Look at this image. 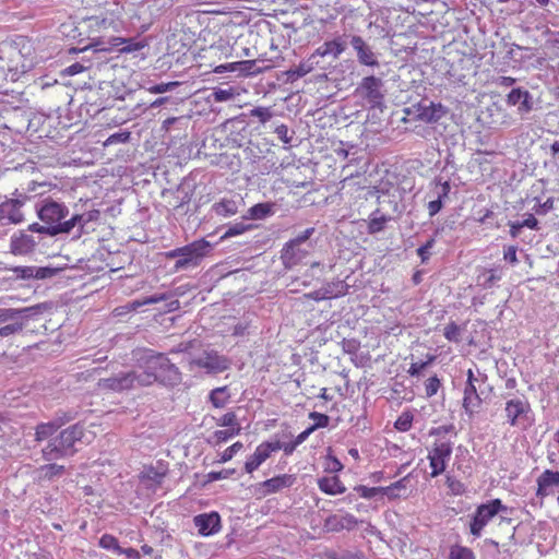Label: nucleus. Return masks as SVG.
I'll return each mask as SVG.
<instances>
[{
	"label": "nucleus",
	"mask_w": 559,
	"mask_h": 559,
	"mask_svg": "<svg viewBox=\"0 0 559 559\" xmlns=\"http://www.w3.org/2000/svg\"><path fill=\"white\" fill-rule=\"evenodd\" d=\"M509 510L510 508L499 498L490 499L476 506L468 520L469 534L474 538L481 537L487 525L492 522L495 518L499 516L498 527L504 524L509 527L507 531V540L502 542V539L497 536L496 538L485 539V543L486 545L492 546L497 551L502 550L509 552V545L514 542L515 537V526L511 525L512 520L503 515Z\"/></svg>",
	"instance_id": "nucleus-1"
},
{
	"label": "nucleus",
	"mask_w": 559,
	"mask_h": 559,
	"mask_svg": "<svg viewBox=\"0 0 559 559\" xmlns=\"http://www.w3.org/2000/svg\"><path fill=\"white\" fill-rule=\"evenodd\" d=\"M150 366L157 367V371L141 372L142 385L150 386L159 382L164 385L174 386L180 383L181 372L179 368L165 354L157 353L154 355Z\"/></svg>",
	"instance_id": "nucleus-2"
},
{
	"label": "nucleus",
	"mask_w": 559,
	"mask_h": 559,
	"mask_svg": "<svg viewBox=\"0 0 559 559\" xmlns=\"http://www.w3.org/2000/svg\"><path fill=\"white\" fill-rule=\"evenodd\" d=\"M452 452L453 443L449 439L442 437L432 442L427 455L431 478H436L445 472Z\"/></svg>",
	"instance_id": "nucleus-3"
},
{
	"label": "nucleus",
	"mask_w": 559,
	"mask_h": 559,
	"mask_svg": "<svg viewBox=\"0 0 559 559\" xmlns=\"http://www.w3.org/2000/svg\"><path fill=\"white\" fill-rule=\"evenodd\" d=\"M141 378V372L136 371L119 373L110 378L99 379L97 389L103 393L129 391L138 386H143Z\"/></svg>",
	"instance_id": "nucleus-4"
},
{
	"label": "nucleus",
	"mask_w": 559,
	"mask_h": 559,
	"mask_svg": "<svg viewBox=\"0 0 559 559\" xmlns=\"http://www.w3.org/2000/svg\"><path fill=\"white\" fill-rule=\"evenodd\" d=\"M211 243L204 238L194 240L189 245L181 247L180 259L175 263L176 271L189 266H198L202 259L209 253Z\"/></svg>",
	"instance_id": "nucleus-5"
},
{
	"label": "nucleus",
	"mask_w": 559,
	"mask_h": 559,
	"mask_svg": "<svg viewBox=\"0 0 559 559\" xmlns=\"http://www.w3.org/2000/svg\"><path fill=\"white\" fill-rule=\"evenodd\" d=\"M191 367L204 369L207 373H219L230 367L228 357L221 355L217 350H204L202 355L190 361Z\"/></svg>",
	"instance_id": "nucleus-6"
},
{
	"label": "nucleus",
	"mask_w": 559,
	"mask_h": 559,
	"mask_svg": "<svg viewBox=\"0 0 559 559\" xmlns=\"http://www.w3.org/2000/svg\"><path fill=\"white\" fill-rule=\"evenodd\" d=\"M382 86L381 79L373 75L365 76L356 87L355 93L367 100L372 108H376L380 107L384 99Z\"/></svg>",
	"instance_id": "nucleus-7"
},
{
	"label": "nucleus",
	"mask_w": 559,
	"mask_h": 559,
	"mask_svg": "<svg viewBox=\"0 0 559 559\" xmlns=\"http://www.w3.org/2000/svg\"><path fill=\"white\" fill-rule=\"evenodd\" d=\"M296 480L297 477L294 474H280L259 483L255 491L259 498H265L285 489H289L296 484Z\"/></svg>",
	"instance_id": "nucleus-8"
},
{
	"label": "nucleus",
	"mask_w": 559,
	"mask_h": 559,
	"mask_svg": "<svg viewBox=\"0 0 559 559\" xmlns=\"http://www.w3.org/2000/svg\"><path fill=\"white\" fill-rule=\"evenodd\" d=\"M68 207L52 200H47L37 211L39 219L48 225L52 231L60 222L68 215Z\"/></svg>",
	"instance_id": "nucleus-9"
},
{
	"label": "nucleus",
	"mask_w": 559,
	"mask_h": 559,
	"mask_svg": "<svg viewBox=\"0 0 559 559\" xmlns=\"http://www.w3.org/2000/svg\"><path fill=\"white\" fill-rule=\"evenodd\" d=\"M532 412L531 404L525 397H514L506 402L504 414L507 423L512 426H519L526 419Z\"/></svg>",
	"instance_id": "nucleus-10"
},
{
	"label": "nucleus",
	"mask_w": 559,
	"mask_h": 559,
	"mask_svg": "<svg viewBox=\"0 0 559 559\" xmlns=\"http://www.w3.org/2000/svg\"><path fill=\"white\" fill-rule=\"evenodd\" d=\"M168 474V464L157 461L156 464L144 465L139 479L148 488L159 487Z\"/></svg>",
	"instance_id": "nucleus-11"
},
{
	"label": "nucleus",
	"mask_w": 559,
	"mask_h": 559,
	"mask_svg": "<svg viewBox=\"0 0 559 559\" xmlns=\"http://www.w3.org/2000/svg\"><path fill=\"white\" fill-rule=\"evenodd\" d=\"M414 108L416 119L425 123H436L448 114V108L441 103L419 102Z\"/></svg>",
	"instance_id": "nucleus-12"
},
{
	"label": "nucleus",
	"mask_w": 559,
	"mask_h": 559,
	"mask_svg": "<svg viewBox=\"0 0 559 559\" xmlns=\"http://www.w3.org/2000/svg\"><path fill=\"white\" fill-rule=\"evenodd\" d=\"M114 9L106 10L105 13L90 16L87 19L88 27L96 31L117 29L121 17V8L118 3H114Z\"/></svg>",
	"instance_id": "nucleus-13"
},
{
	"label": "nucleus",
	"mask_w": 559,
	"mask_h": 559,
	"mask_svg": "<svg viewBox=\"0 0 559 559\" xmlns=\"http://www.w3.org/2000/svg\"><path fill=\"white\" fill-rule=\"evenodd\" d=\"M536 497L543 501L549 496L559 492V472L545 469L536 479Z\"/></svg>",
	"instance_id": "nucleus-14"
},
{
	"label": "nucleus",
	"mask_w": 559,
	"mask_h": 559,
	"mask_svg": "<svg viewBox=\"0 0 559 559\" xmlns=\"http://www.w3.org/2000/svg\"><path fill=\"white\" fill-rule=\"evenodd\" d=\"M280 450L277 444H273V441H265L260 443L253 454H251L245 462V471L248 474H252L257 471L267 459L271 457L273 452Z\"/></svg>",
	"instance_id": "nucleus-15"
},
{
	"label": "nucleus",
	"mask_w": 559,
	"mask_h": 559,
	"mask_svg": "<svg viewBox=\"0 0 559 559\" xmlns=\"http://www.w3.org/2000/svg\"><path fill=\"white\" fill-rule=\"evenodd\" d=\"M477 379L472 369L467 370V380L464 388L463 408L472 417L480 407L481 399L477 392L475 382Z\"/></svg>",
	"instance_id": "nucleus-16"
},
{
	"label": "nucleus",
	"mask_w": 559,
	"mask_h": 559,
	"mask_svg": "<svg viewBox=\"0 0 559 559\" xmlns=\"http://www.w3.org/2000/svg\"><path fill=\"white\" fill-rule=\"evenodd\" d=\"M358 519L348 513H334L329 515L323 523V528L330 533H338L344 530L352 531L358 525Z\"/></svg>",
	"instance_id": "nucleus-17"
},
{
	"label": "nucleus",
	"mask_w": 559,
	"mask_h": 559,
	"mask_svg": "<svg viewBox=\"0 0 559 559\" xmlns=\"http://www.w3.org/2000/svg\"><path fill=\"white\" fill-rule=\"evenodd\" d=\"M27 200L26 195L22 199H9L0 204V221L7 219L10 224H20L24 221L22 207Z\"/></svg>",
	"instance_id": "nucleus-18"
},
{
	"label": "nucleus",
	"mask_w": 559,
	"mask_h": 559,
	"mask_svg": "<svg viewBox=\"0 0 559 559\" xmlns=\"http://www.w3.org/2000/svg\"><path fill=\"white\" fill-rule=\"evenodd\" d=\"M193 523L202 536L214 535L222 528L221 516L215 511L194 516Z\"/></svg>",
	"instance_id": "nucleus-19"
},
{
	"label": "nucleus",
	"mask_w": 559,
	"mask_h": 559,
	"mask_svg": "<svg viewBox=\"0 0 559 559\" xmlns=\"http://www.w3.org/2000/svg\"><path fill=\"white\" fill-rule=\"evenodd\" d=\"M350 45L353 49L356 51L357 60L360 64L372 68L379 66L377 55L372 51L371 47L365 41V39L361 36H352Z\"/></svg>",
	"instance_id": "nucleus-20"
},
{
	"label": "nucleus",
	"mask_w": 559,
	"mask_h": 559,
	"mask_svg": "<svg viewBox=\"0 0 559 559\" xmlns=\"http://www.w3.org/2000/svg\"><path fill=\"white\" fill-rule=\"evenodd\" d=\"M318 68L323 69V67L320 64L319 59L312 52L307 58L302 59L297 66L288 69L285 72V75L287 81L293 83L311 73Z\"/></svg>",
	"instance_id": "nucleus-21"
},
{
	"label": "nucleus",
	"mask_w": 559,
	"mask_h": 559,
	"mask_svg": "<svg viewBox=\"0 0 559 559\" xmlns=\"http://www.w3.org/2000/svg\"><path fill=\"white\" fill-rule=\"evenodd\" d=\"M35 247V238L24 230L15 233L11 237L10 249L14 255H26L33 252Z\"/></svg>",
	"instance_id": "nucleus-22"
},
{
	"label": "nucleus",
	"mask_w": 559,
	"mask_h": 559,
	"mask_svg": "<svg viewBox=\"0 0 559 559\" xmlns=\"http://www.w3.org/2000/svg\"><path fill=\"white\" fill-rule=\"evenodd\" d=\"M346 49V43L342 37H335L332 40L324 41L321 46H319L314 51V56L320 60V58L332 57L333 59H337Z\"/></svg>",
	"instance_id": "nucleus-23"
},
{
	"label": "nucleus",
	"mask_w": 559,
	"mask_h": 559,
	"mask_svg": "<svg viewBox=\"0 0 559 559\" xmlns=\"http://www.w3.org/2000/svg\"><path fill=\"white\" fill-rule=\"evenodd\" d=\"M509 106H516L519 114H527L532 110L531 95L528 91L520 87L511 90L506 99Z\"/></svg>",
	"instance_id": "nucleus-24"
},
{
	"label": "nucleus",
	"mask_w": 559,
	"mask_h": 559,
	"mask_svg": "<svg viewBox=\"0 0 559 559\" xmlns=\"http://www.w3.org/2000/svg\"><path fill=\"white\" fill-rule=\"evenodd\" d=\"M314 233V228L310 227L304 230L300 235H298L296 238L289 240L282 250V260L286 267H293L296 260L293 258V250L294 246H300L302 242L307 241L312 234Z\"/></svg>",
	"instance_id": "nucleus-25"
},
{
	"label": "nucleus",
	"mask_w": 559,
	"mask_h": 559,
	"mask_svg": "<svg viewBox=\"0 0 559 559\" xmlns=\"http://www.w3.org/2000/svg\"><path fill=\"white\" fill-rule=\"evenodd\" d=\"M84 437V427L80 424L72 425L62 430L58 436V443L63 444L70 451L75 442L81 441Z\"/></svg>",
	"instance_id": "nucleus-26"
},
{
	"label": "nucleus",
	"mask_w": 559,
	"mask_h": 559,
	"mask_svg": "<svg viewBox=\"0 0 559 559\" xmlns=\"http://www.w3.org/2000/svg\"><path fill=\"white\" fill-rule=\"evenodd\" d=\"M319 489L325 495L336 496L346 491V487L337 475L323 476L318 479Z\"/></svg>",
	"instance_id": "nucleus-27"
},
{
	"label": "nucleus",
	"mask_w": 559,
	"mask_h": 559,
	"mask_svg": "<svg viewBox=\"0 0 559 559\" xmlns=\"http://www.w3.org/2000/svg\"><path fill=\"white\" fill-rule=\"evenodd\" d=\"M440 186V191L438 192V198L428 203L427 209L429 216L432 217L438 214L442 209V201L448 198L451 191V185L449 181H438L437 183Z\"/></svg>",
	"instance_id": "nucleus-28"
},
{
	"label": "nucleus",
	"mask_w": 559,
	"mask_h": 559,
	"mask_svg": "<svg viewBox=\"0 0 559 559\" xmlns=\"http://www.w3.org/2000/svg\"><path fill=\"white\" fill-rule=\"evenodd\" d=\"M274 203L263 202L254 204L249 207L247 214L243 216L245 219H264L274 213Z\"/></svg>",
	"instance_id": "nucleus-29"
},
{
	"label": "nucleus",
	"mask_w": 559,
	"mask_h": 559,
	"mask_svg": "<svg viewBox=\"0 0 559 559\" xmlns=\"http://www.w3.org/2000/svg\"><path fill=\"white\" fill-rule=\"evenodd\" d=\"M336 286L338 288L337 292L324 293L322 292V288H320L318 290L306 294L305 297L316 301H321L325 299L338 298L347 294L348 286L344 282H338Z\"/></svg>",
	"instance_id": "nucleus-30"
},
{
	"label": "nucleus",
	"mask_w": 559,
	"mask_h": 559,
	"mask_svg": "<svg viewBox=\"0 0 559 559\" xmlns=\"http://www.w3.org/2000/svg\"><path fill=\"white\" fill-rule=\"evenodd\" d=\"M213 211L218 216L229 217L234 216L238 213V204L233 199H222L221 201L214 203Z\"/></svg>",
	"instance_id": "nucleus-31"
},
{
	"label": "nucleus",
	"mask_w": 559,
	"mask_h": 559,
	"mask_svg": "<svg viewBox=\"0 0 559 559\" xmlns=\"http://www.w3.org/2000/svg\"><path fill=\"white\" fill-rule=\"evenodd\" d=\"M68 450L64 448L63 444L58 443V438L51 442H49L44 449H43V457L46 461H52L60 457H63L68 454Z\"/></svg>",
	"instance_id": "nucleus-32"
},
{
	"label": "nucleus",
	"mask_w": 559,
	"mask_h": 559,
	"mask_svg": "<svg viewBox=\"0 0 559 559\" xmlns=\"http://www.w3.org/2000/svg\"><path fill=\"white\" fill-rule=\"evenodd\" d=\"M390 221V217L380 213L379 210H376L368 222V233L370 235L378 234L385 228L386 223Z\"/></svg>",
	"instance_id": "nucleus-33"
},
{
	"label": "nucleus",
	"mask_w": 559,
	"mask_h": 559,
	"mask_svg": "<svg viewBox=\"0 0 559 559\" xmlns=\"http://www.w3.org/2000/svg\"><path fill=\"white\" fill-rule=\"evenodd\" d=\"M209 399L215 408L225 407L230 399V394L228 393V388L226 385L215 388L214 390L211 391Z\"/></svg>",
	"instance_id": "nucleus-34"
},
{
	"label": "nucleus",
	"mask_w": 559,
	"mask_h": 559,
	"mask_svg": "<svg viewBox=\"0 0 559 559\" xmlns=\"http://www.w3.org/2000/svg\"><path fill=\"white\" fill-rule=\"evenodd\" d=\"M63 423H57V421H50V423H41L36 427L35 431V440L36 441H44L50 436H52L61 426Z\"/></svg>",
	"instance_id": "nucleus-35"
},
{
	"label": "nucleus",
	"mask_w": 559,
	"mask_h": 559,
	"mask_svg": "<svg viewBox=\"0 0 559 559\" xmlns=\"http://www.w3.org/2000/svg\"><path fill=\"white\" fill-rule=\"evenodd\" d=\"M406 490V478H401L397 481L381 487V495L386 496L390 500L399 499L402 496V491Z\"/></svg>",
	"instance_id": "nucleus-36"
},
{
	"label": "nucleus",
	"mask_w": 559,
	"mask_h": 559,
	"mask_svg": "<svg viewBox=\"0 0 559 559\" xmlns=\"http://www.w3.org/2000/svg\"><path fill=\"white\" fill-rule=\"evenodd\" d=\"M241 431V428H231V429H222V430H215L210 439V442L213 445H219L224 442H227L229 439L238 436Z\"/></svg>",
	"instance_id": "nucleus-37"
},
{
	"label": "nucleus",
	"mask_w": 559,
	"mask_h": 559,
	"mask_svg": "<svg viewBox=\"0 0 559 559\" xmlns=\"http://www.w3.org/2000/svg\"><path fill=\"white\" fill-rule=\"evenodd\" d=\"M120 45H123V47L119 49L121 52H133L145 47L144 43L134 41L133 39H124L121 37H114L111 39V47H119Z\"/></svg>",
	"instance_id": "nucleus-38"
},
{
	"label": "nucleus",
	"mask_w": 559,
	"mask_h": 559,
	"mask_svg": "<svg viewBox=\"0 0 559 559\" xmlns=\"http://www.w3.org/2000/svg\"><path fill=\"white\" fill-rule=\"evenodd\" d=\"M98 545L100 548L112 551L116 555H122V547L119 545V540L111 534L102 535Z\"/></svg>",
	"instance_id": "nucleus-39"
},
{
	"label": "nucleus",
	"mask_w": 559,
	"mask_h": 559,
	"mask_svg": "<svg viewBox=\"0 0 559 559\" xmlns=\"http://www.w3.org/2000/svg\"><path fill=\"white\" fill-rule=\"evenodd\" d=\"M169 297L170 296L168 294H156V295L145 297L143 299L134 300V301L130 302L129 306L127 307V309L129 311H134L145 305H152V304H157V302H160L164 300H168Z\"/></svg>",
	"instance_id": "nucleus-40"
},
{
	"label": "nucleus",
	"mask_w": 559,
	"mask_h": 559,
	"mask_svg": "<svg viewBox=\"0 0 559 559\" xmlns=\"http://www.w3.org/2000/svg\"><path fill=\"white\" fill-rule=\"evenodd\" d=\"M35 307L14 309V308H0V323L16 320L24 313L31 312Z\"/></svg>",
	"instance_id": "nucleus-41"
},
{
	"label": "nucleus",
	"mask_w": 559,
	"mask_h": 559,
	"mask_svg": "<svg viewBox=\"0 0 559 559\" xmlns=\"http://www.w3.org/2000/svg\"><path fill=\"white\" fill-rule=\"evenodd\" d=\"M547 460L552 465H559V429L554 433L547 450Z\"/></svg>",
	"instance_id": "nucleus-42"
},
{
	"label": "nucleus",
	"mask_w": 559,
	"mask_h": 559,
	"mask_svg": "<svg viewBox=\"0 0 559 559\" xmlns=\"http://www.w3.org/2000/svg\"><path fill=\"white\" fill-rule=\"evenodd\" d=\"M254 225L252 224H243V223H235L229 226L224 235L221 237L222 240L242 235L251 229H253Z\"/></svg>",
	"instance_id": "nucleus-43"
},
{
	"label": "nucleus",
	"mask_w": 559,
	"mask_h": 559,
	"mask_svg": "<svg viewBox=\"0 0 559 559\" xmlns=\"http://www.w3.org/2000/svg\"><path fill=\"white\" fill-rule=\"evenodd\" d=\"M449 559H476V556L471 548L454 545L450 549Z\"/></svg>",
	"instance_id": "nucleus-44"
},
{
	"label": "nucleus",
	"mask_w": 559,
	"mask_h": 559,
	"mask_svg": "<svg viewBox=\"0 0 559 559\" xmlns=\"http://www.w3.org/2000/svg\"><path fill=\"white\" fill-rule=\"evenodd\" d=\"M413 420L414 416L412 412L405 411L397 417V419L394 423V427L396 430L401 432H406L412 428Z\"/></svg>",
	"instance_id": "nucleus-45"
},
{
	"label": "nucleus",
	"mask_w": 559,
	"mask_h": 559,
	"mask_svg": "<svg viewBox=\"0 0 559 559\" xmlns=\"http://www.w3.org/2000/svg\"><path fill=\"white\" fill-rule=\"evenodd\" d=\"M216 425L219 427H226L228 429L241 428L235 412L225 413L216 420Z\"/></svg>",
	"instance_id": "nucleus-46"
},
{
	"label": "nucleus",
	"mask_w": 559,
	"mask_h": 559,
	"mask_svg": "<svg viewBox=\"0 0 559 559\" xmlns=\"http://www.w3.org/2000/svg\"><path fill=\"white\" fill-rule=\"evenodd\" d=\"M40 472L43 473V477L45 479H52L55 477L61 476L64 473V466L58 464H47L40 467Z\"/></svg>",
	"instance_id": "nucleus-47"
},
{
	"label": "nucleus",
	"mask_w": 559,
	"mask_h": 559,
	"mask_svg": "<svg viewBox=\"0 0 559 559\" xmlns=\"http://www.w3.org/2000/svg\"><path fill=\"white\" fill-rule=\"evenodd\" d=\"M83 218L84 215H74L68 221H61L58 227H55V230L51 231V234L69 233L75 227L76 224L81 223Z\"/></svg>",
	"instance_id": "nucleus-48"
},
{
	"label": "nucleus",
	"mask_w": 559,
	"mask_h": 559,
	"mask_svg": "<svg viewBox=\"0 0 559 559\" xmlns=\"http://www.w3.org/2000/svg\"><path fill=\"white\" fill-rule=\"evenodd\" d=\"M445 484L453 496H462L466 491L465 485L452 476H447Z\"/></svg>",
	"instance_id": "nucleus-49"
},
{
	"label": "nucleus",
	"mask_w": 559,
	"mask_h": 559,
	"mask_svg": "<svg viewBox=\"0 0 559 559\" xmlns=\"http://www.w3.org/2000/svg\"><path fill=\"white\" fill-rule=\"evenodd\" d=\"M157 353L152 350V349H147L144 352V355L142 357H140L138 359L139 361V367L142 369L141 372H147V371H157V367H151V360H153V356L156 355Z\"/></svg>",
	"instance_id": "nucleus-50"
},
{
	"label": "nucleus",
	"mask_w": 559,
	"mask_h": 559,
	"mask_svg": "<svg viewBox=\"0 0 559 559\" xmlns=\"http://www.w3.org/2000/svg\"><path fill=\"white\" fill-rule=\"evenodd\" d=\"M443 335L448 341L457 343L460 342L461 329L455 322H450L445 325Z\"/></svg>",
	"instance_id": "nucleus-51"
},
{
	"label": "nucleus",
	"mask_w": 559,
	"mask_h": 559,
	"mask_svg": "<svg viewBox=\"0 0 559 559\" xmlns=\"http://www.w3.org/2000/svg\"><path fill=\"white\" fill-rule=\"evenodd\" d=\"M242 448H243V444L240 441H237V442L233 443L230 447L226 448L223 451V453L221 454V457H219V460L217 462L218 463H226V462L230 461L234 457V455L237 452H239Z\"/></svg>",
	"instance_id": "nucleus-52"
},
{
	"label": "nucleus",
	"mask_w": 559,
	"mask_h": 559,
	"mask_svg": "<svg viewBox=\"0 0 559 559\" xmlns=\"http://www.w3.org/2000/svg\"><path fill=\"white\" fill-rule=\"evenodd\" d=\"M361 498L372 499L378 495H381V487H367L365 485H358L354 488Z\"/></svg>",
	"instance_id": "nucleus-53"
},
{
	"label": "nucleus",
	"mask_w": 559,
	"mask_h": 559,
	"mask_svg": "<svg viewBox=\"0 0 559 559\" xmlns=\"http://www.w3.org/2000/svg\"><path fill=\"white\" fill-rule=\"evenodd\" d=\"M309 418L314 420V424L310 426L313 430L325 428L330 423V417L328 415L318 412H311L309 414Z\"/></svg>",
	"instance_id": "nucleus-54"
},
{
	"label": "nucleus",
	"mask_w": 559,
	"mask_h": 559,
	"mask_svg": "<svg viewBox=\"0 0 559 559\" xmlns=\"http://www.w3.org/2000/svg\"><path fill=\"white\" fill-rule=\"evenodd\" d=\"M441 386V381L437 376H432L425 382V393L427 397H431L437 394Z\"/></svg>",
	"instance_id": "nucleus-55"
},
{
	"label": "nucleus",
	"mask_w": 559,
	"mask_h": 559,
	"mask_svg": "<svg viewBox=\"0 0 559 559\" xmlns=\"http://www.w3.org/2000/svg\"><path fill=\"white\" fill-rule=\"evenodd\" d=\"M435 360V356H428V359L425 360V361H416V362H412L409 368H408V373L412 376V377H418L421 374L423 370L429 366L432 361Z\"/></svg>",
	"instance_id": "nucleus-56"
},
{
	"label": "nucleus",
	"mask_w": 559,
	"mask_h": 559,
	"mask_svg": "<svg viewBox=\"0 0 559 559\" xmlns=\"http://www.w3.org/2000/svg\"><path fill=\"white\" fill-rule=\"evenodd\" d=\"M131 132L130 131H122L117 132L108 136V139L104 142V146H109L116 143H126L130 140Z\"/></svg>",
	"instance_id": "nucleus-57"
},
{
	"label": "nucleus",
	"mask_w": 559,
	"mask_h": 559,
	"mask_svg": "<svg viewBox=\"0 0 559 559\" xmlns=\"http://www.w3.org/2000/svg\"><path fill=\"white\" fill-rule=\"evenodd\" d=\"M250 116L258 118L261 123H265L272 118V112L267 107H255L250 111Z\"/></svg>",
	"instance_id": "nucleus-58"
},
{
	"label": "nucleus",
	"mask_w": 559,
	"mask_h": 559,
	"mask_svg": "<svg viewBox=\"0 0 559 559\" xmlns=\"http://www.w3.org/2000/svg\"><path fill=\"white\" fill-rule=\"evenodd\" d=\"M435 246V238H430L417 249V254L421 263H426L430 258V249Z\"/></svg>",
	"instance_id": "nucleus-59"
},
{
	"label": "nucleus",
	"mask_w": 559,
	"mask_h": 559,
	"mask_svg": "<svg viewBox=\"0 0 559 559\" xmlns=\"http://www.w3.org/2000/svg\"><path fill=\"white\" fill-rule=\"evenodd\" d=\"M178 85H179V82H177V81L168 82V83H159V84H155L153 86H150L147 88V91L151 94H162V93H165V92H168V91L173 90L174 87H176Z\"/></svg>",
	"instance_id": "nucleus-60"
},
{
	"label": "nucleus",
	"mask_w": 559,
	"mask_h": 559,
	"mask_svg": "<svg viewBox=\"0 0 559 559\" xmlns=\"http://www.w3.org/2000/svg\"><path fill=\"white\" fill-rule=\"evenodd\" d=\"M24 328L23 322H14L4 326L0 328V336L7 337L9 335L15 334L17 332H21Z\"/></svg>",
	"instance_id": "nucleus-61"
},
{
	"label": "nucleus",
	"mask_w": 559,
	"mask_h": 559,
	"mask_svg": "<svg viewBox=\"0 0 559 559\" xmlns=\"http://www.w3.org/2000/svg\"><path fill=\"white\" fill-rule=\"evenodd\" d=\"M235 473V469L231 468V469H223V471H219V472H210L207 475H206V481L207 483H212V481H215V480H218V479H226L228 478L230 475H233Z\"/></svg>",
	"instance_id": "nucleus-62"
},
{
	"label": "nucleus",
	"mask_w": 559,
	"mask_h": 559,
	"mask_svg": "<svg viewBox=\"0 0 559 559\" xmlns=\"http://www.w3.org/2000/svg\"><path fill=\"white\" fill-rule=\"evenodd\" d=\"M13 272L19 278H34V266H16L13 269Z\"/></svg>",
	"instance_id": "nucleus-63"
},
{
	"label": "nucleus",
	"mask_w": 559,
	"mask_h": 559,
	"mask_svg": "<svg viewBox=\"0 0 559 559\" xmlns=\"http://www.w3.org/2000/svg\"><path fill=\"white\" fill-rule=\"evenodd\" d=\"M326 461H328V464H326L325 469L331 473L341 472L344 467L343 464L341 463V461L335 456L329 455L326 457Z\"/></svg>",
	"instance_id": "nucleus-64"
}]
</instances>
